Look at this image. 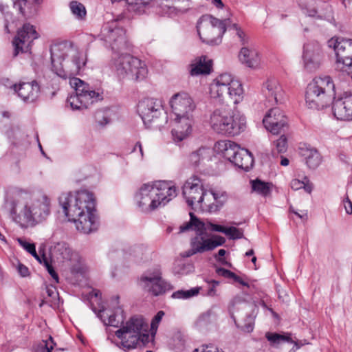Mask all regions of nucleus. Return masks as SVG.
Segmentation results:
<instances>
[{
    "instance_id": "f257e3e1",
    "label": "nucleus",
    "mask_w": 352,
    "mask_h": 352,
    "mask_svg": "<svg viewBox=\"0 0 352 352\" xmlns=\"http://www.w3.org/2000/svg\"><path fill=\"white\" fill-rule=\"evenodd\" d=\"M98 317L105 325L121 327L116 331V336L120 339L123 348L131 349L145 346L149 342L148 325L141 316H134L124 323L125 315L122 309L118 306L113 310L103 307L97 309L92 308Z\"/></svg>"
},
{
    "instance_id": "f03ea898",
    "label": "nucleus",
    "mask_w": 352,
    "mask_h": 352,
    "mask_svg": "<svg viewBox=\"0 0 352 352\" xmlns=\"http://www.w3.org/2000/svg\"><path fill=\"white\" fill-rule=\"evenodd\" d=\"M58 201L64 214L69 221L76 223L78 230L89 234L97 229L95 199L91 192L86 190L75 194L63 192Z\"/></svg>"
},
{
    "instance_id": "7ed1b4c3",
    "label": "nucleus",
    "mask_w": 352,
    "mask_h": 352,
    "mask_svg": "<svg viewBox=\"0 0 352 352\" xmlns=\"http://www.w3.org/2000/svg\"><path fill=\"white\" fill-rule=\"evenodd\" d=\"M52 71L63 79L76 78L86 64L85 54L72 43L63 42L54 44L50 48Z\"/></svg>"
},
{
    "instance_id": "20e7f679",
    "label": "nucleus",
    "mask_w": 352,
    "mask_h": 352,
    "mask_svg": "<svg viewBox=\"0 0 352 352\" xmlns=\"http://www.w3.org/2000/svg\"><path fill=\"white\" fill-rule=\"evenodd\" d=\"M176 195V188L171 182L159 181L142 185L135 194V200L142 211L148 212L164 206Z\"/></svg>"
},
{
    "instance_id": "39448f33",
    "label": "nucleus",
    "mask_w": 352,
    "mask_h": 352,
    "mask_svg": "<svg viewBox=\"0 0 352 352\" xmlns=\"http://www.w3.org/2000/svg\"><path fill=\"white\" fill-rule=\"evenodd\" d=\"M170 104L175 116L174 118L175 126L172 130V135L175 140L180 142L191 132L192 113L195 109V104L192 98L185 92L173 95Z\"/></svg>"
},
{
    "instance_id": "423d86ee",
    "label": "nucleus",
    "mask_w": 352,
    "mask_h": 352,
    "mask_svg": "<svg viewBox=\"0 0 352 352\" xmlns=\"http://www.w3.org/2000/svg\"><path fill=\"white\" fill-rule=\"evenodd\" d=\"M335 94V85L331 76H316L307 87L306 104L309 109H322L332 103Z\"/></svg>"
},
{
    "instance_id": "0eeeda50",
    "label": "nucleus",
    "mask_w": 352,
    "mask_h": 352,
    "mask_svg": "<svg viewBox=\"0 0 352 352\" xmlns=\"http://www.w3.org/2000/svg\"><path fill=\"white\" fill-rule=\"evenodd\" d=\"M209 123L217 133L234 136L244 131L246 119L239 112L220 108L210 114Z\"/></svg>"
},
{
    "instance_id": "6e6552de",
    "label": "nucleus",
    "mask_w": 352,
    "mask_h": 352,
    "mask_svg": "<svg viewBox=\"0 0 352 352\" xmlns=\"http://www.w3.org/2000/svg\"><path fill=\"white\" fill-rule=\"evenodd\" d=\"M210 94L212 98L219 102L230 100L234 104L242 101L244 91L242 84L230 74H222L213 80L210 85Z\"/></svg>"
},
{
    "instance_id": "1a4fd4ad",
    "label": "nucleus",
    "mask_w": 352,
    "mask_h": 352,
    "mask_svg": "<svg viewBox=\"0 0 352 352\" xmlns=\"http://www.w3.org/2000/svg\"><path fill=\"white\" fill-rule=\"evenodd\" d=\"M190 220L179 227V233L184 232L190 229L197 230L199 233L190 241V246L194 248L197 253H203L207 251L214 250L218 246L222 245L226 239L221 236L215 235L212 238H209L205 231L210 230L206 222L201 221L197 219L194 214L190 212Z\"/></svg>"
},
{
    "instance_id": "9d476101",
    "label": "nucleus",
    "mask_w": 352,
    "mask_h": 352,
    "mask_svg": "<svg viewBox=\"0 0 352 352\" xmlns=\"http://www.w3.org/2000/svg\"><path fill=\"white\" fill-rule=\"evenodd\" d=\"M111 63L120 78L140 82L144 80L148 74L145 63L127 53L113 54Z\"/></svg>"
},
{
    "instance_id": "9b49d317",
    "label": "nucleus",
    "mask_w": 352,
    "mask_h": 352,
    "mask_svg": "<svg viewBox=\"0 0 352 352\" xmlns=\"http://www.w3.org/2000/svg\"><path fill=\"white\" fill-rule=\"evenodd\" d=\"M69 84L75 90V94L67 98L73 109H87L89 104L103 100L104 91L100 87L93 89L80 78H72Z\"/></svg>"
},
{
    "instance_id": "f8f14e48",
    "label": "nucleus",
    "mask_w": 352,
    "mask_h": 352,
    "mask_svg": "<svg viewBox=\"0 0 352 352\" xmlns=\"http://www.w3.org/2000/svg\"><path fill=\"white\" fill-rule=\"evenodd\" d=\"M138 112L148 129L161 130L168 122L162 101L157 98H146L140 100L138 105Z\"/></svg>"
},
{
    "instance_id": "ddd939ff",
    "label": "nucleus",
    "mask_w": 352,
    "mask_h": 352,
    "mask_svg": "<svg viewBox=\"0 0 352 352\" xmlns=\"http://www.w3.org/2000/svg\"><path fill=\"white\" fill-rule=\"evenodd\" d=\"M227 20H219L211 15L202 16L197 22L198 34L203 42L217 45L226 30Z\"/></svg>"
},
{
    "instance_id": "4468645a",
    "label": "nucleus",
    "mask_w": 352,
    "mask_h": 352,
    "mask_svg": "<svg viewBox=\"0 0 352 352\" xmlns=\"http://www.w3.org/2000/svg\"><path fill=\"white\" fill-rule=\"evenodd\" d=\"M327 45L335 51L337 69L348 75L352 74V39L333 37Z\"/></svg>"
},
{
    "instance_id": "2eb2a0df",
    "label": "nucleus",
    "mask_w": 352,
    "mask_h": 352,
    "mask_svg": "<svg viewBox=\"0 0 352 352\" xmlns=\"http://www.w3.org/2000/svg\"><path fill=\"white\" fill-rule=\"evenodd\" d=\"M140 285L145 292L155 296L162 295L173 289L171 285L163 279L159 267L144 273L140 279Z\"/></svg>"
},
{
    "instance_id": "dca6fc26",
    "label": "nucleus",
    "mask_w": 352,
    "mask_h": 352,
    "mask_svg": "<svg viewBox=\"0 0 352 352\" xmlns=\"http://www.w3.org/2000/svg\"><path fill=\"white\" fill-rule=\"evenodd\" d=\"M182 193L186 202L192 209L203 210L207 190L204 188L201 179L197 176L190 177L184 184Z\"/></svg>"
},
{
    "instance_id": "f3484780",
    "label": "nucleus",
    "mask_w": 352,
    "mask_h": 352,
    "mask_svg": "<svg viewBox=\"0 0 352 352\" xmlns=\"http://www.w3.org/2000/svg\"><path fill=\"white\" fill-rule=\"evenodd\" d=\"M101 36L105 44L111 47L113 54L129 47L125 30L118 26L116 21H112L103 27Z\"/></svg>"
},
{
    "instance_id": "a211bd4d",
    "label": "nucleus",
    "mask_w": 352,
    "mask_h": 352,
    "mask_svg": "<svg viewBox=\"0 0 352 352\" xmlns=\"http://www.w3.org/2000/svg\"><path fill=\"white\" fill-rule=\"evenodd\" d=\"M38 37L35 28L30 23H25L17 32L13 39L12 45L14 47V56L20 52L24 53L30 50L32 43Z\"/></svg>"
},
{
    "instance_id": "6ab92c4d",
    "label": "nucleus",
    "mask_w": 352,
    "mask_h": 352,
    "mask_svg": "<svg viewBox=\"0 0 352 352\" xmlns=\"http://www.w3.org/2000/svg\"><path fill=\"white\" fill-rule=\"evenodd\" d=\"M303 65L309 72H314L320 67L323 55L318 43H307L304 45Z\"/></svg>"
},
{
    "instance_id": "aec40b11",
    "label": "nucleus",
    "mask_w": 352,
    "mask_h": 352,
    "mask_svg": "<svg viewBox=\"0 0 352 352\" xmlns=\"http://www.w3.org/2000/svg\"><path fill=\"white\" fill-rule=\"evenodd\" d=\"M265 129L273 134H278L287 127V118L278 108L270 109L263 120Z\"/></svg>"
},
{
    "instance_id": "412c9836",
    "label": "nucleus",
    "mask_w": 352,
    "mask_h": 352,
    "mask_svg": "<svg viewBox=\"0 0 352 352\" xmlns=\"http://www.w3.org/2000/svg\"><path fill=\"white\" fill-rule=\"evenodd\" d=\"M50 252L54 258L59 261H76L78 255L65 241L57 240L55 234L50 239Z\"/></svg>"
},
{
    "instance_id": "4be33fe9",
    "label": "nucleus",
    "mask_w": 352,
    "mask_h": 352,
    "mask_svg": "<svg viewBox=\"0 0 352 352\" xmlns=\"http://www.w3.org/2000/svg\"><path fill=\"white\" fill-rule=\"evenodd\" d=\"M10 214L12 219L22 228L36 225L30 210V206L28 204L19 201H13Z\"/></svg>"
},
{
    "instance_id": "5701e85b",
    "label": "nucleus",
    "mask_w": 352,
    "mask_h": 352,
    "mask_svg": "<svg viewBox=\"0 0 352 352\" xmlns=\"http://www.w3.org/2000/svg\"><path fill=\"white\" fill-rule=\"evenodd\" d=\"M11 89L26 103L36 101L40 93V87L36 80L30 82H20L19 85L14 84L11 86Z\"/></svg>"
},
{
    "instance_id": "b1692460",
    "label": "nucleus",
    "mask_w": 352,
    "mask_h": 352,
    "mask_svg": "<svg viewBox=\"0 0 352 352\" xmlns=\"http://www.w3.org/2000/svg\"><path fill=\"white\" fill-rule=\"evenodd\" d=\"M334 116L340 120H352V96L334 98L332 102Z\"/></svg>"
},
{
    "instance_id": "393cba45",
    "label": "nucleus",
    "mask_w": 352,
    "mask_h": 352,
    "mask_svg": "<svg viewBox=\"0 0 352 352\" xmlns=\"http://www.w3.org/2000/svg\"><path fill=\"white\" fill-rule=\"evenodd\" d=\"M228 199V193L224 190L212 189L207 191L203 210L210 212H217L226 203Z\"/></svg>"
},
{
    "instance_id": "a878e982",
    "label": "nucleus",
    "mask_w": 352,
    "mask_h": 352,
    "mask_svg": "<svg viewBox=\"0 0 352 352\" xmlns=\"http://www.w3.org/2000/svg\"><path fill=\"white\" fill-rule=\"evenodd\" d=\"M29 206L35 224L45 220L50 213V200L45 195H43L41 198L34 200Z\"/></svg>"
},
{
    "instance_id": "bb28decb",
    "label": "nucleus",
    "mask_w": 352,
    "mask_h": 352,
    "mask_svg": "<svg viewBox=\"0 0 352 352\" xmlns=\"http://www.w3.org/2000/svg\"><path fill=\"white\" fill-rule=\"evenodd\" d=\"M263 93L272 105L282 102L284 92L276 78H269L263 85Z\"/></svg>"
},
{
    "instance_id": "cd10ccee",
    "label": "nucleus",
    "mask_w": 352,
    "mask_h": 352,
    "mask_svg": "<svg viewBox=\"0 0 352 352\" xmlns=\"http://www.w3.org/2000/svg\"><path fill=\"white\" fill-rule=\"evenodd\" d=\"M239 58L240 62L248 67L256 69L260 66V55L255 49L242 47L239 54Z\"/></svg>"
},
{
    "instance_id": "c85d7f7f",
    "label": "nucleus",
    "mask_w": 352,
    "mask_h": 352,
    "mask_svg": "<svg viewBox=\"0 0 352 352\" xmlns=\"http://www.w3.org/2000/svg\"><path fill=\"white\" fill-rule=\"evenodd\" d=\"M300 155L304 158L307 166L311 169H316L322 162V157L317 149L310 146L300 147Z\"/></svg>"
},
{
    "instance_id": "c756f323",
    "label": "nucleus",
    "mask_w": 352,
    "mask_h": 352,
    "mask_svg": "<svg viewBox=\"0 0 352 352\" xmlns=\"http://www.w3.org/2000/svg\"><path fill=\"white\" fill-rule=\"evenodd\" d=\"M212 151L209 148L201 147L189 155V162L195 167L205 164L211 160Z\"/></svg>"
},
{
    "instance_id": "7c9ffc66",
    "label": "nucleus",
    "mask_w": 352,
    "mask_h": 352,
    "mask_svg": "<svg viewBox=\"0 0 352 352\" xmlns=\"http://www.w3.org/2000/svg\"><path fill=\"white\" fill-rule=\"evenodd\" d=\"M232 164L248 171L252 167L254 159L252 154L247 149L240 148Z\"/></svg>"
},
{
    "instance_id": "2f4dec72",
    "label": "nucleus",
    "mask_w": 352,
    "mask_h": 352,
    "mask_svg": "<svg viewBox=\"0 0 352 352\" xmlns=\"http://www.w3.org/2000/svg\"><path fill=\"white\" fill-rule=\"evenodd\" d=\"M207 225L210 228V230L214 232H219L225 234L230 239L235 240L242 239L243 237V232L241 229L236 228V227L225 228L221 226L212 223L207 221Z\"/></svg>"
},
{
    "instance_id": "473e14b6",
    "label": "nucleus",
    "mask_w": 352,
    "mask_h": 352,
    "mask_svg": "<svg viewBox=\"0 0 352 352\" xmlns=\"http://www.w3.org/2000/svg\"><path fill=\"white\" fill-rule=\"evenodd\" d=\"M240 148L239 145L230 140L218 142V149L222 153L223 157L232 163Z\"/></svg>"
},
{
    "instance_id": "72a5a7b5",
    "label": "nucleus",
    "mask_w": 352,
    "mask_h": 352,
    "mask_svg": "<svg viewBox=\"0 0 352 352\" xmlns=\"http://www.w3.org/2000/svg\"><path fill=\"white\" fill-rule=\"evenodd\" d=\"M211 67V60L207 59L206 56H201L191 65L190 74L192 76L208 74L210 72Z\"/></svg>"
},
{
    "instance_id": "f704fd0d",
    "label": "nucleus",
    "mask_w": 352,
    "mask_h": 352,
    "mask_svg": "<svg viewBox=\"0 0 352 352\" xmlns=\"http://www.w3.org/2000/svg\"><path fill=\"white\" fill-rule=\"evenodd\" d=\"M151 0H126L124 5L129 12L142 14L144 12L145 7L150 3Z\"/></svg>"
},
{
    "instance_id": "c9c22d12",
    "label": "nucleus",
    "mask_w": 352,
    "mask_h": 352,
    "mask_svg": "<svg viewBox=\"0 0 352 352\" xmlns=\"http://www.w3.org/2000/svg\"><path fill=\"white\" fill-rule=\"evenodd\" d=\"M69 7L76 19L83 21L86 19L87 10L82 3L77 1H72L69 4Z\"/></svg>"
},
{
    "instance_id": "e433bc0d",
    "label": "nucleus",
    "mask_w": 352,
    "mask_h": 352,
    "mask_svg": "<svg viewBox=\"0 0 352 352\" xmlns=\"http://www.w3.org/2000/svg\"><path fill=\"white\" fill-rule=\"evenodd\" d=\"M272 187L271 183L264 182L258 179L252 182V190L264 197L270 194Z\"/></svg>"
},
{
    "instance_id": "4c0bfd02",
    "label": "nucleus",
    "mask_w": 352,
    "mask_h": 352,
    "mask_svg": "<svg viewBox=\"0 0 352 352\" xmlns=\"http://www.w3.org/2000/svg\"><path fill=\"white\" fill-rule=\"evenodd\" d=\"M200 289L201 287H196L188 290H178L172 294V297L173 298L188 299L197 296L199 294Z\"/></svg>"
},
{
    "instance_id": "58836bf2",
    "label": "nucleus",
    "mask_w": 352,
    "mask_h": 352,
    "mask_svg": "<svg viewBox=\"0 0 352 352\" xmlns=\"http://www.w3.org/2000/svg\"><path fill=\"white\" fill-rule=\"evenodd\" d=\"M45 290L50 302V306L54 307L58 305L60 298L56 287L53 285H49L45 286Z\"/></svg>"
},
{
    "instance_id": "ea45409f",
    "label": "nucleus",
    "mask_w": 352,
    "mask_h": 352,
    "mask_svg": "<svg viewBox=\"0 0 352 352\" xmlns=\"http://www.w3.org/2000/svg\"><path fill=\"white\" fill-rule=\"evenodd\" d=\"M265 337L272 345H277L283 342H292V340L289 336L280 335L276 333L267 332L265 334Z\"/></svg>"
},
{
    "instance_id": "a19ab883",
    "label": "nucleus",
    "mask_w": 352,
    "mask_h": 352,
    "mask_svg": "<svg viewBox=\"0 0 352 352\" xmlns=\"http://www.w3.org/2000/svg\"><path fill=\"white\" fill-rule=\"evenodd\" d=\"M111 111L109 109L99 110L95 114L96 122L103 126L111 122Z\"/></svg>"
},
{
    "instance_id": "79ce46f5",
    "label": "nucleus",
    "mask_w": 352,
    "mask_h": 352,
    "mask_svg": "<svg viewBox=\"0 0 352 352\" xmlns=\"http://www.w3.org/2000/svg\"><path fill=\"white\" fill-rule=\"evenodd\" d=\"M275 146L278 153H285L287 148V141L285 135H281L276 142Z\"/></svg>"
},
{
    "instance_id": "37998d69",
    "label": "nucleus",
    "mask_w": 352,
    "mask_h": 352,
    "mask_svg": "<svg viewBox=\"0 0 352 352\" xmlns=\"http://www.w3.org/2000/svg\"><path fill=\"white\" fill-rule=\"evenodd\" d=\"M144 248L141 245H134L129 248V254L135 258H142Z\"/></svg>"
},
{
    "instance_id": "c03bdc74",
    "label": "nucleus",
    "mask_w": 352,
    "mask_h": 352,
    "mask_svg": "<svg viewBox=\"0 0 352 352\" xmlns=\"http://www.w3.org/2000/svg\"><path fill=\"white\" fill-rule=\"evenodd\" d=\"M254 318L252 315H248L245 319V324L241 327L245 332H252L254 329Z\"/></svg>"
},
{
    "instance_id": "a18cd8bd",
    "label": "nucleus",
    "mask_w": 352,
    "mask_h": 352,
    "mask_svg": "<svg viewBox=\"0 0 352 352\" xmlns=\"http://www.w3.org/2000/svg\"><path fill=\"white\" fill-rule=\"evenodd\" d=\"M43 265L46 267L48 273L51 275L52 278L55 280L56 283H58V276L57 273L55 272L54 269L52 266V265L50 263L47 258L45 256H43Z\"/></svg>"
},
{
    "instance_id": "49530a36",
    "label": "nucleus",
    "mask_w": 352,
    "mask_h": 352,
    "mask_svg": "<svg viewBox=\"0 0 352 352\" xmlns=\"http://www.w3.org/2000/svg\"><path fill=\"white\" fill-rule=\"evenodd\" d=\"M55 343L52 336H50L47 340H43L41 345V352H52L55 346Z\"/></svg>"
},
{
    "instance_id": "de8ad7c7",
    "label": "nucleus",
    "mask_w": 352,
    "mask_h": 352,
    "mask_svg": "<svg viewBox=\"0 0 352 352\" xmlns=\"http://www.w3.org/2000/svg\"><path fill=\"white\" fill-rule=\"evenodd\" d=\"M18 243L19 245L25 249L28 252L30 253H34L35 254V245L34 243H30L28 242L25 239L19 238L17 239Z\"/></svg>"
},
{
    "instance_id": "09e8293b",
    "label": "nucleus",
    "mask_w": 352,
    "mask_h": 352,
    "mask_svg": "<svg viewBox=\"0 0 352 352\" xmlns=\"http://www.w3.org/2000/svg\"><path fill=\"white\" fill-rule=\"evenodd\" d=\"M164 316V312L163 311H160L157 313V314L153 318L151 323V328L152 331H156L158 327L159 323L162 320L163 316Z\"/></svg>"
},
{
    "instance_id": "8fccbe9b",
    "label": "nucleus",
    "mask_w": 352,
    "mask_h": 352,
    "mask_svg": "<svg viewBox=\"0 0 352 352\" xmlns=\"http://www.w3.org/2000/svg\"><path fill=\"white\" fill-rule=\"evenodd\" d=\"M212 311H208L206 313L203 314L197 321V324L199 327H203L206 325L208 322H210V318L211 316Z\"/></svg>"
},
{
    "instance_id": "3c124183",
    "label": "nucleus",
    "mask_w": 352,
    "mask_h": 352,
    "mask_svg": "<svg viewBox=\"0 0 352 352\" xmlns=\"http://www.w3.org/2000/svg\"><path fill=\"white\" fill-rule=\"evenodd\" d=\"M216 273L219 275V276H223V277H225V278H236L235 277V274L233 273L232 272L228 270H226V269H224V268H222V267H218L216 269Z\"/></svg>"
},
{
    "instance_id": "603ef678",
    "label": "nucleus",
    "mask_w": 352,
    "mask_h": 352,
    "mask_svg": "<svg viewBox=\"0 0 352 352\" xmlns=\"http://www.w3.org/2000/svg\"><path fill=\"white\" fill-rule=\"evenodd\" d=\"M14 8L17 10L22 15L25 14V6L27 0H12Z\"/></svg>"
},
{
    "instance_id": "864d4df0",
    "label": "nucleus",
    "mask_w": 352,
    "mask_h": 352,
    "mask_svg": "<svg viewBox=\"0 0 352 352\" xmlns=\"http://www.w3.org/2000/svg\"><path fill=\"white\" fill-rule=\"evenodd\" d=\"M192 352H218V349L214 345H203L199 349H195Z\"/></svg>"
},
{
    "instance_id": "5fc2aeb1",
    "label": "nucleus",
    "mask_w": 352,
    "mask_h": 352,
    "mask_svg": "<svg viewBox=\"0 0 352 352\" xmlns=\"http://www.w3.org/2000/svg\"><path fill=\"white\" fill-rule=\"evenodd\" d=\"M6 8V6L3 5V3H0V12H1L3 14H4L5 20H6V24H5V28L7 31V32H9L8 30V22L9 20L11 19V14L7 12L6 13H4V11Z\"/></svg>"
},
{
    "instance_id": "6e6d98bb",
    "label": "nucleus",
    "mask_w": 352,
    "mask_h": 352,
    "mask_svg": "<svg viewBox=\"0 0 352 352\" xmlns=\"http://www.w3.org/2000/svg\"><path fill=\"white\" fill-rule=\"evenodd\" d=\"M343 205L345 209L346 212L348 214H352V202L349 199V197L346 196L343 200Z\"/></svg>"
},
{
    "instance_id": "4d7b16f0",
    "label": "nucleus",
    "mask_w": 352,
    "mask_h": 352,
    "mask_svg": "<svg viewBox=\"0 0 352 352\" xmlns=\"http://www.w3.org/2000/svg\"><path fill=\"white\" fill-rule=\"evenodd\" d=\"M290 186L293 190H297L302 188V186H304V182L294 179L292 180Z\"/></svg>"
},
{
    "instance_id": "13d9d810",
    "label": "nucleus",
    "mask_w": 352,
    "mask_h": 352,
    "mask_svg": "<svg viewBox=\"0 0 352 352\" xmlns=\"http://www.w3.org/2000/svg\"><path fill=\"white\" fill-rule=\"evenodd\" d=\"M307 14L309 16L311 17H318V18H322L323 16L322 14H320L318 10L316 8H309L307 9Z\"/></svg>"
},
{
    "instance_id": "bf43d9fd",
    "label": "nucleus",
    "mask_w": 352,
    "mask_h": 352,
    "mask_svg": "<svg viewBox=\"0 0 352 352\" xmlns=\"http://www.w3.org/2000/svg\"><path fill=\"white\" fill-rule=\"evenodd\" d=\"M18 272L20 275L23 277L28 276L29 275L28 268L23 264H19L18 266Z\"/></svg>"
},
{
    "instance_id": "052dcab7",
    "label": "nucleus",
    "mask_w": 352,
    "mask_h": 352,
    "mask_svg": "<svg viewBox=\"0 0 352 352\" xmlns=\"http://www.w3.org/2000/svg\"><path fill=\"white\" fill-rule=\"evenodd\" d=\"M232 28L236 30V34L238 35V36L241 38V41L242 42H243L244 39H243V36H244V32L242 31V30L241 29L240 27L238 26L237 24L236 23H234L232 25ZM244 43H243V44Z\"/></svg>"
},
{
    "instance_id": "680f3d73",
    "label": "nucleus",
    "mask_w": 352,
    "mask_h": 352,
    "mask_svg": "<svg viewBox=\"0 0 352 352\" xmlns=\"http://www.w3.org/2000/svg\"><path fill=\"white\" fill-rule=\"evenodd\" d=\"M197 252H195V250H194V248H191L188 251H186L184 252H183L182 254V256L183 257H190L195 254H197Z\"/></svg>"
},
{
    "instance_id": "e2e57ef3",
    "label": "nucleus",
    "mask_w": 352,
    "mask_h": 352,
    "mask_svg": "<svg viewBox=\"0 0 352 352\" xmlns=\"http://www.w3.org/2000/svg\"><path fill=\"white\" fill-rule=\"evenodd\" d=\"M206 295L208 296H216V290H215V288H214V285H212L208 289Z\"/></svg>"
},
{
    "instance_id": "0e129e2a",
    "label": "nucleus",
    "mask_w": 352,
    "mask_h": 352,
    "mask_svg": "<svg viewBox=\"0 0 352 352\" xmlns=\"http://www.w3.org/2000/svg\"><path fill=\"white\" fill-rule=\"evenodd\" d=\"M30 254L32 255L40 263H43V256H45L44 254H43L42 256H40L35 250V254L32 252L30 253Z\"/></svg>"
},
{
    "instance_id": "69168bd1",
    "label": "nucleus",
    "mask_w": 352,
    "mask_h": 352,
    "mask_svg": "<svg viewBox=\"0 0 352 352\" xmlns=\"http://www.w3.org/2000/svg\"><path fill=\"white\" fill-rule=\"evenodd\" d=\"M235 277L236 278H232L235 282H237V283L241 284L242 285L249 287L248 283L243 281L241 277H239V276H237L236 274H235Z\"/></svg>"
},
{
    "instance_id": "338daca9",
    "label": "nucleus",
    "mask_w": 352,
    "mask_h": 352,
    "mask_svg": "<svg viewBox=\"0 0 352 352\" xmlns=\"http://www.w3.org/2000/svg\"><path fill=\"white\" fill-rule=\"evenodd\" d=\"M137 148H138V150L141 154V156L142 157L143 156V150H142V144L139 142L135 144L133 151L135 152L137 150Z\"/></svg>"
},
{
    "instance_id": "774afa93",
    "label": "nucleus",
    "mask_w": 352,
    "mask_h": 352,
    "mask_svg": "<svg viewBox=\"0 0 352 352\" xmlns=\"http://www.w3.org/2000/svg\"><path fill=\"white\" fill-rule=\"evenodd\" d=\"M302 188L305 189V190L309 193H310L312 190V186L309 184H305L304 182V186H302Z\"/></svg>"
}]
</instances>
